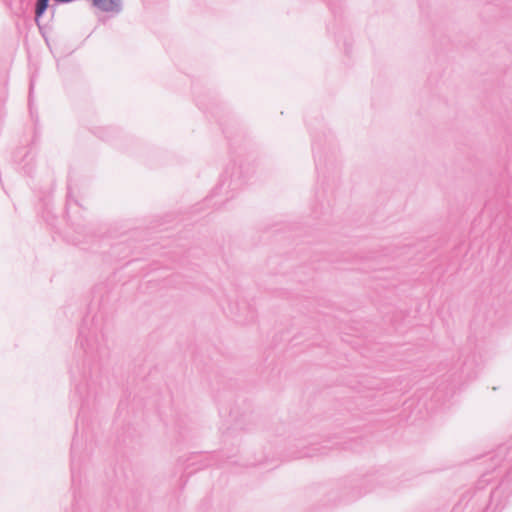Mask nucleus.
I'll list each match as a JSON object with an SVG mask.
<instances>
[{"instance_id": "obj_3", "label": "nucleus", "mask_w": 512, "mask_h": 512, "mask_svg": "<svg viewBox=\"0 0 512 512\" xmlns=\"http://www.w3.org/2000/svg\"><path fill=\"white\" fill-rule=\"evenodd\" d=\"M512 494V466L506 471L496 487L489 492V500L479 508V511L499 512L501 511Z\"/></svg>"}, {"instance_id": "obj_17", "label": "nucleus", "mask_w": 512, "mask_h": 512, "mask_svg": "<svg viewBox=\"0 0 512 512\" xmlns=\"http://www.w3.org/2000/svg\"><path fill=\"white\" fill-rule=\"evenodd\" d=\"M6 1L8 2V4H9V5H10V4H11V2H12V0H6Z\"/></svg>"}, {"instance_id": "obj_10", "label": "nucleus", "mask_w": 512, "mask_h": 512, "mask_svg": "<svg viewBox=\"0 0 512 512\" xmlns=\"http://www.w3.org/2000/svg\"><path fill=\"white\" fill-rule=\"evenodd\" d=\"M256 317V312L249 306H243V316L241 314L238 315L237 322L242 324H248L252 322Z\"/></svg>"}, {"instance_id": "obj_9", "label": "nucleus", "mask_w": 512, "mask_h": 512, "mask_svg": "<svg viewBox=\"0 0 512 512\" xmlns=\"http://www.w3.org/2000/svg\"><path fill=\"white\" fill-rule=\"evenodd\" d=\"M49 1L50 0H36V3H35V22L40 30L42 29V26L40 24V19L45 14L46 10L48 9Z\"/></svg>"}, {"instance_id": "obj_14", "label": "nucleus", "mask_w": 512, "mask_h": 512, "mask_svg": "<svg viewBox=\"0 0 512 512\" xmlns=\"http://www.w3.org/2000/svg\"><path fill=\"white\" fill-rule=\"evenodd\" d=\"M33 80H31L30 82V91H29V105L31 106V98H32V91H33ZM30 111L32 112V110L30 109Z\"/></svg>"}, {"instance_id": "obj_8", "label": "nucleus", "mask_w": 512, "mask_h": 512, "mask_svg": "<svg viewBox=\"0 0 512 512\" xmlns=\"http://www.w3.org/2000/svg\"><path fill=\"white\" fill-rule=\"evenodd\" d=\"M490 481H491L490 474L484 473L478 480V482L476 484V490H475L473 496L471 497V499H473L475 502H477L482 497V491L484 490L486 485H488L490 483Z\"/></svg>"}, {"instance_id": "obj_12", "label": "nucleus", "mask_w": 512, "mask_h": 512, "mask_svg": "<svg viewBox=\"0 0 512 512\" xmlns=\"http://www.w3.org/2000/svg\"><path fill=\"white\" fill-rule=\"evenodd\" d=\"M468 508V502H466L465 504L462 503V501H460L459 503H457L451 512H464L465 509Z\"/></svg>"}, {"instance_id": "obj_2", "label": "nucleus", "mask_w": 512, "mask_h": 512, "mask_svg": "<svg viewBox=\"0 0 512 512\" xmlns=\"http://www.w3.org/2000/svg\"><path fill=\"white\" fill-rule=\"evenodd\" d=\"M244 183L245 179L242 173V167L238 166L236 163H231L221 175L219 183L206 198V202H210L219 197L220 199L216 200L213 205L220 207L226 201L233 198L234 192L239 190Z\"/></svg>"}, {"instance_id": "obj_15", "label": "nucleus", "mask_w": 512, "mask_h": 512, "mask_svg": "<svg viewBox=\"0 0 512 512\" xmlns=\"http://www.w3.org/2000/svg\"><path fill=\"white\" fill-rule=\"evenodd\" d=\"M328 5H329L330 9L332 10V12L336 13V8L334 7V4L331 1L328 2Z\"/></svg>"}, {"instance_id": "obj_7", "label": "nucleus", "mask_w": 512, "mask_h": 512, "mask_svg": "<svg viewBox=\"0 0 512 512\" xmlns=\"http://www.w3.org/2000/svg\"><path fill=\"white\" fill-rule=\"evenodd\" d=\"M93 6L103 12L120 13L122 0H92Z\"/></svg>"}, {"instance_id": "obj_13", "label": "nucleus", "mask_w": 512, "mask_h": 512, "mask_svg": "<svg viewBox=\"0 0 512 512\" xmlns=\"http://www.w3.org/2000/svg\"><path fill=\"white\" fill-rule=\"evenodd\" d=\"M313 152H314L315 166H316V169L318 170L319 166H320V157H318L315 152V144L314 143H313Z\"/></svg>"}, {"instance_id": "obj_1", "label": "nucleus", "mask_w": 512, "mask_h": 512, "mask_svg": "<svg viewBox=\"0 0 512 512\" xmlns=\"http://www.w3.org/2000/svg\"><path fill=\"white\" fill-rule=\"evenodd\" d=\"M78 352L75 363L70 367L71 381L75 388L74 397L80 404L75 421V434L71 444V482L74 501L77 504L76 489L80 483V462L82 444L78 439L79 431L84 433V422L87 412L94 404L102 388L101 363L108 356L105 336V323L102 315L92 318L85 317L79 329Z\"/></svg>"}, {"instance_id": "obj_16", "label": "nucleus", "mask_w": 512, "mask_h": 512, "mask_svg": "<svg viewBox=\"0 0 512 512\" xmlns=\"http://www.w3.org/2000/svg\"><path fill=\"white\" fill-rule=\"evenodd\" d=\"M23 169H24V171H25V173H26V174H30V173H31V171H32V167H27V168H26V166H23Z\"/></svg>"}, {"instance_id": "obj_6", "label": "nucleus", "mask_w": 512, "mask_h": 512, "mask_svg": "<svg viewBox=\"0 0 512 512\" xmlns=\"http://www.w3.org/2000/svg\"><path fill=\"white\" fill-rule=\"evenodd\" d=\"M475 367L476 365L474 357L472 359H470L469 357L466 358L462 363L458 379H453L452 386L455 387L458 381L470 380L476 377L477 372L475 370Z\"/></svg>"}, {"instance_id": "obj_5", "label": "nucleus", "mask_w": 512, "mask_h": 512, "mask_svg": "<svg viewBox=\"0 0 512 512\" xmlns=\"http://www.w3.org/2000/svg\"><path fill=\"white\" fill-rule=\"evenodd\" d=\"M490 460L495 467L501 466L502 463L508 465L512 461V437L497 447Z\"/></svg>"}, {"instance_id": "obj_4", "label": "nucleus", "mask_w": 512, "mask_h": 512, "mask_svg": "<svg viewBox=\"0 0 512 512\" xmlns=\"http://www.w3.org/2000/svg\"><path fill=\"white\" fill-rule=\"evenodd\" d=\"M386 480L379 474H369L362 478L353 479L345 486V493L342 501H354L366 493L375 489L376 485H384Z\"/></svg>"}, {"instance_id": "obj_11", "label": "nucleus", "mask_w": 512, "mask_h": 512, "mask_svg": "<svg viewBox=\"0 0 512 512\" xmlns=\"http://www.w3.org/2000/svg\"><path fill=\"white\" fill-rule=\"evenodd\" d=\"M324 447L319 445H313L308 448L306 451L302 452L299 457H314L317 455H322L325 452L323 451Z\"/></svg>"}]
</instances>
